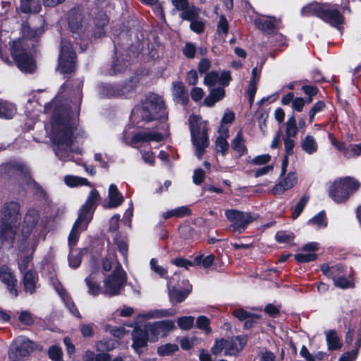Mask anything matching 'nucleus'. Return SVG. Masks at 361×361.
I'll list each match as a JSON object with an SVG mask.
<instances>
[{"label": "nucleus", "instance_id": "f257e3e1", "mask_svg": "<svg viewBox=\"0 0 361 361\" xmlns=\"http://www.w3.org/2000/svg\"><path fill=\"white\" fill-rule=\"evenodd\" d=\"M82 100L80 87L73 89L69 82L63 85L58 94L45 105L44 112L51 116L49 137L56 156L63 162L75 161L73 154H82V148L75 146L76 116Z\"/></svg>", "mask_w": 361, "mask_h": 361}, {"label": "nucleus", "instance_id": "f03ea898", "mask_svg": "<svg viewBox=\"0 0 361 361\" xmlns=\"http://www.w3.org/2000/svg\"><path fill=\"white\" fill-rule=\"evenodd\" d=\"M100 200L101 197L99 192L97 190H92L90 192L85 204L79 210L78 219L73 224L68 236V245L70 247L68 262L70 267L72 268H78L81 263L80 252L74 250L73 247L76 245L80 233L87 229L89 223L92 219L93 213Z\"/></svg>", "mask_w": 361, "mask_h": 361}, {"label": "nucleus", "instance_id": "7ed1b4c3", "mask_svg": "<svg viewBox=\"0 0 361 361\" xmlns=\"http://www.w3.org/2000/svg\"><path fill=\"white\" fill-rule=\"evenodd\" d=\"M20 220V204L11 202L5 204L1 217L0 249H9L14 243L16 228Z\"/></svg>", "mask_w": 361, "mask_h": 361}, {"label": "nucleus", "instance_id": "20e7f679", "mask_svg": "<svg viewBox=\"0 0 361 361\" xmlns=\"http://www.w3.org/2000/svg\"><path fill=\"white\" fill-rule=\"evenodd\" d=\"M188 122L195 154L201 159L209 145L207 123L196 115L190 116Z\"/></svg>", "mask_w": 361, "mask_h": 361}, {"label": "nucleus", "instance_id": "39448f33", "mask_svg": "<svg viewBox=\"0 0 361 361\" xmlns=\"http://www.w3.org/2000/svg\"><path fill=\"white\" fill-rule=\"evenodd\" d=\"M360 185L356 179L348 176L336 179L329 188V195L337 204L345 203Z\"/></svg>", "mask_w": 361, "mask_h": 361}, {"label": "nucleus", "instance_id": "423d86ee", "mask_svg": "<svg viewBox=\"0 0 361 361\" xmlns=\"http://www.w3.org/2000/svg\"><path fill=\"white\" fill-rule=\"evenodd\" d=\"M141 116L143 120H166L168 118L164 102L161 97L156 94H149L142 102Z\"/></svg>", "mask_w": 361, "mask_h": 361}, {"label": "nucleus", "instance_id": "0eeeda50", "mask_svg": "<svg viewBox=\"0 0 361 361\" xmlns=\"http://www.w3.org/2000/svg\"><path fill=\"white\" fill-rule=\"evenodd\" d=\"M127 282V274L118 264L114 271L103 281L102 294L112 297L120 295Z\"/></svg>", "mask_w": 361, "mask_h": 361}, {"label": "nucleus", "instance_id": "6e6552de", "mask_svg": "<svg viewBox=\"0 0 361 361\" xmlns=\"http://www.w3.org/2000/svg\"><path fill=\"white\" fill-rule=\"evenodd\" d=\"M11 51L18 68L24 73H32L35 63L32 56L23 47V41H13L11 45Z\"/></svg>", "mask_w": 361, "mask_h": 361}, {"label": "nucleus", "instance_id": "1a4fd4ad", "mask_svg": "<svg viewBox=\"0 0 361 361\" xmlns=\"http://www.w3.org/2000/svg\"><path fill=\"white\" fill-rule=\"evenodd\" d=\"M75 53L73 51L72 46L69 41L62 39L59 57V71L63 74L73 71L75 64Z\"/></svg>", "mask_w": 361, "mask_h": 361}, {"label": "nucleus", "instance_id": "9d476101", "mask_svg": "<svg viewBox=\"0 0 361 361\" xmlns=\"http://www.w3.org/2000/svg\"><path fill=\"white\" fill-rule=\"evenodd\" d=\"M227 219L232 223L231 230L238 233H243L255 218L249 212H243L236 209H228L225 212Z\"/></svg>", "mask_w": 361, "mask_h": 361}, {"label": "nucleus", "instance_id": "9b49d317", "mask_svg": "<svg viewBox=\"0 0 361 361\" xmlns=\"http://www.w3.org/2000/svg\"><path fill=\"white\" fill-rule=\"evenodd\" d=\"M231 80V73L228 71H223L219 73L216 71H212L205 74L204 84L208 87H214L216 85L227 87Z\"/></svg>", "mask_w": 361, "mask_h": 361}, {"label": "nucleus", "instance_id": "f8f14e48", "mask_svg": "<svg viewBox=\"0 0 361 361\" xmlns=\"http://www.w3.org/2000/svg\"><path fill=\"white\" fill-rule=\"evenodd\" d=\"M0 281L6 286L10 295L16 298L18 295V291L16 288L17 279L11 269L6 265L0 267Z\"/></svg>", "mask_w": 361, "mask_h": 361}, {"label": "nucleus", "instance_id": "ddd939ff", "mask_svg": "<svg viewBox=\"0 0 361 361\" xmlns=\"http://www.w3.org/2000/svg\"><path fill=\"white\" fill-rule=\"evenodd\" d=\"M331 144L339 151L342 152L343 156L350 159L361 155V143L350 144L345 145L343 142L337 140L332 134L329 135Z\"/></svg>", "mask_w": 361, "mask_h": 361}, {"label": "nucleus", "instance_id": "4468645a", "mask_svg": "<svg viewBox=\"0 0 361 361\" xmlns=\"http://www.w3.org/2000/svg\"><path fill=\"white\" fill-rule=\"evenodd\" d=\"M39 217V212L37 209L31 208L27 210L24 218L22 228V237L23 240H26L31 234L38 222Z\"/></svg>", "mask_w": 361, "mask_h": 361}, {"label": "nucleus", "instance_id": "2eb2a0df", "mask_svg": "<svg viewBox=\"0 0 361 361\" xmlns=\"http://www.w3.org/2000/svg\"><path fill=\"white\" fill-rule=\"evenodd\" d=\"M246 342V338L241 336H238L233 337L231 339L225 340L226 350L224 352V355H237L243 350Z\"/></svg>", "mask_w": 361, "mask_h": 361}, {"label": "nucleus", "instance_id": "dca6fc26", "mask_svg": "<svg viewBox=\"0 0 361 361\" xmlns=\"http://www.w3.org/2000/svg\"><path fill=\"white\" fill-rule=\"evenodd\" d=\"M320 18L341 30V25L343 23V18L337 9H329L324 6Z\"/></svg>", "mask_w": 361, "mask_h": 361}, {"label": "nucleus", "instance_id": "f3484780", "mask_svg": "<svg viewBox=\"0 0 361 361\" xmlns=\"http://www.w3.org/2000/svg\"><path fill=\"white\" fill-rule=\"evenodd\" d=\"M297 180L296 173L290 172L283 179L275 185L271 192L274 195H281L284 191L291 189L296 184Z\"/></svg>", "mask_w": 361, "mask_h": 361}, {"label": "nucleus", "instance_id": "a211bd4d", "mask_svg": "<svg viewBox=\"0 0 361 361\" xmlns=\"http://www.w3.org/2000/svg\"><path fill=\"white\" fill-rule=\"evenodd\" d=\"M161 133L154 130H145L139 132L133 135L131 140L132 144L142 142H161L163 140Z\"/></svg>", "mask_w": 361, "mask_h": 361}, {"label": "nucleus", "instance_id": "6ab92c4d", "mask_svg": "<svg viewBox=\"0 0 361 361\" xmlns=\"http://www.w3.org/2000/svg\"><path fill=\"white\" fill-rule=\"evenodd\" d=\"M108 198L109 202L107 204H104V207L117 208L123 204L124 202V197L122 193L118 190L117 186L115 184H111L108 190Z\"/></svg>", "mask_w": 361, "mask_h": 361}, {"label": "nucleus", "instance_id": "aec40b11", "mask_svg": "<svg viewBox=\"0 0 361 361\" xmlns=\"http://www.w3.org/2000/svg\"><path fill=\"white\" fill-rule=\"evenodd\" d=\"M277 20L271 16H262L255 20V26L264 32L272 33L276 29Z\"/></svg>", "mask_w": 361, "mask_h": 361}, {"label": "nucleus", "instance_id": "412c9836", "mask_svg": "<svg viewBox=\"0 0 361 361\" xmlns=\"http://www.w3.org/2000/svg\"><path fill=\"white\" fill-rule=\"evenodd\" d=\"M38 281V276L37 273L32 270H27L23 274L22 283L23 285L24 290L26 293L32 294L37 288V283Z\"/></svg>", "mask_w": 361, "mask_h": 361}, {"label": "nucleus", "instance_id": "4be33fe9", "mask_svg": "<svg viewBox=\"0 0 361 361\" xmlns=\"http://www.w3.org/2000/svg\"><path fill=\"white\" fill-rule=\"evenodd\" d=\"M132 336L133 340V347L136 352L140 353V348L145 346L149 339L145 328H144V329L135 328Z\"/></svg>", "mask_w": 361, "mask_h": 361}, {"label": "nucleus", "instance_id": "5701e85b", "mask_svg": "<svg viewBox=\"0 0 361 361\" xmlns=\"http://www.w3.org/2000/svg\"><path fill=\"white\" fill-rule=\"evenodd\" d=\"M225 87L223 86L212 87L209 94L204 99V104L208 107L214 106L217 102L221 101L225 97Z\"/></svg>", "mask_w": 361, "mask_h": 361}, {"label": "nucleus", "instance_id": "b1692460", "mask_svg": "<svg viewBox=\"0 0 361 361\" xmlns=\"http://www.w3.org/2000/svg\"><path fill=\"white\" fill-rule=\"evenodd\" d=\"M16 348L21 356L28 355L34 349L35 344L28 338L19 336L15 339Z\"/></svg>", "mask_w": 361, "mask_h": 361}, {"label": "nucleus", "instance_id": "393cba45", "mask_svg": "<svg viewBox=\"0 0 361 361\" xmlns=\"http://www.w3.org/2000/svg\"><path fill=\"white\" fill-rule=\"evenodd\" d=\"M9 171L20 176L23 181L26 183H30L32 180L30 176V171L27 166L20 162H16L9 166Z\"/></svg>", "mask_w": 361, "mask_h": 361}, {"label": "nucleus", "instance_id": "a878e982", "mask_svg": "<svg viewBox=\"0 0 361 361\" xmlns=\"http://www.w3.org/2000/svg\"><path fill=\"white\" fill-rule=\"evenodd\" d=\"M228 137V130L227 128H224L221 126L219 129V135L217 137L215 146L217 152H220L222 155H224L228 149V142L227 138Z\"/></svg>", "mask_w": 361, "mask_h": 361}, {"label": "nucleus", "instance_id": "bb28decb", "mask_svg": "<svg viewBox=\"0 0 361 361\" xmlns=\"http://www.w3.org/2000/svg\"><path fill=\"white\" fill-rule=\"evenodd\" d=\"M176 314V311L173 309L169 310H152L147 313L140 314L137 316V319H157V318H162L166 317L169 316L174 315Z\"/></svg>", "mask_w": 361, "mask_h": 361}, {"label": "nucleus", "instance_id": "cd10ccee", "mask_svg": "<svg viewBox=\"0 0 361 361\" xmlns=\"http://www.w3.org/2000/svg\"><path fill=\"white\" fill-rule=\"evenodd\" d=\"M121 85L102 84L99 87V94L103 97H120Z\"/></svg>", "mask_w": 361, "mask_h": 361}, {"label": "nucleus", "instance_id": "c85d7f7f", "mask_svg": "<svg viewBox=\"0 0 361 361\" xmlns=\"http://www.w3.org/2000/svg\"><path fill=\"white\" fill-rule=\"evenodd\" d=\"M56 290L61 297L63 300L66 307L68 309L70 312L78 318H80L81 315L76 307L75 303L72 300L71 298L66 293V291L63 288L56 287Z\"/></svg>", "mask_w": 361, "mask_h": 361}, {"label": "nucleus", "instance_id": "c756f323", "mask_svg": "<svg viewBox=\"0 0 361 361\" xmlns=\"http://www.w3.org/2000/svg\"><path fill=\"white\" fill-rule=\"evenodd\" d=\"M302 149L308 154H313L318 149V144L315 138L310 135H307L300 141Z\"/></svg>", "mask_w": 361, "mask_h": 361}, {"label": "nucleus", "instance_id": "7c9ffc66", "mask_svg": "<svg viewBox=\"0 0 361 361\" xmlns=\"http://www.w3.org/2000/svg\"><path fill=\"white\" fill-rule=\"evenodd\" d=\"M173 95L176 102L182 104H186L188 102V94L185 86L181 82H173Z\"/></svg>", "mask_w": 361, "mask_h": 361}, {"label": "nucleus", "instance_id": "2f4dec72", "mask_svg": "<svg viewBox=\"0 0 361 361\" xmlns=\"http://www.w3.org/2000/svg\"><path fill=\"white\" fill-rule=\"evenodd\" d=\"M20 8L23 13H37L42 9L39 0H20Z\"/></svg>", "mask_w": 361, "mask_h": 361}, {"label": "nucleus", "instance_id": "473e14b6", "mask_svg": "<svg viewBox=\"0 0 361 361\" xmlns=\"http://www.w3.org/2000/svg\"><path fill=\"white\" fill-rule=\"evenodd\" d=\"M138 84L137 77L133 78L123 85H121L120 97L129 98L133 96Z\"/></svg>", "mask_w": 361, "mask_h": 361}, {"label": "nucleus", "instance_id": "72a5a7b5", "mask_svg": "<svg viewBox=\"0 0 361 361\" xmlns=\"http://www.w3.org/2000/svg\"><path fill=\"white\" fill-rule=\"evenodd\" d=\"M326 341L329 350H335L341 348L342 343L335 330H329L325 332Z\"/></svg>", "mask_w": 361, "mask_h": 361}, {"label": "nucleus", "instance_id": "f704fd0d", "mask_svg": "<svg viewBox=\"0 0 361 361\" xmlns=\"http://www.w3.org/2000/svg\"><path fill=\"white\" fill-rule=\"evenodd\" d=\"M361 347V331L357 334L356 341L353 345V349L350 352L345 353L340 357L339 361H354L358 354L359 349Z\"/></svg>", "mask_w": 361, "mask_h": 361}, {"label": "nucleus", "instance_id": "c9c22d12", "mask_svg": "<svg viewBox=\"0 0 361 361\" xmlns=\"http://www.w3.org/2000/svg\"><path fill=\"white\" fill-rule=\"evenodd\" d=\"M16 113V108L12 103L0 100V118H12Z\"/></svg>", "mask_w": 361, "mask_h": 361}, {"label": "nucleus", "instance_id": "e433bc0d", "mask_svg": "<svg viewBox=\"0 0 361 361\" xmlns=\"http://www.w3.org/2000/svg\"><path fill=\"white\" fill-rule=\"evenodd\" d=\"M324 5L318 3H312L302 8L301 13L302 16H315L320 18Z\"/></svg>", "mask_w": 361, "mask_h": 361}, {"label": "nucleus", "instance_id": "4c0bfd02", "mask_svg": "<svg viewBox=\"0 0 361 361\" xmlns=\"http://www.w3.org/2000/svg\"><path fill=\"white\" fill-rule=\"evenodd\" d=\"M65 183L71 188L82 186V185H88L91 186L88 180L85 178L73 176V175H67L64 177Z\"/></svg>", "mask_w": 361, "mask_h": 361}, {"label": "nucleus", "instance_id": "58836bf2", "mask_svg": "<svg viewBox=\"0 0 361 361\" xmlns=\"http://www.w3.org/2000/svg\"><path fill=\"white\" fill-rule=\"evenodd\" d=\"M190 289L179 290L178 288H172L169 290V295L172 302L179 303L183 302L189 295Z\"/></svg>", "mask_w": 361, "mask_h": 361}, {"label": "nucleus", "instance_id": "ea45409f", "mask_svg": "<svg viewBox=\"0 0 361 361\" xmlns=\"http://www.w3.org/2000/svg\"><path fill=\"white\" fill-rule=\"evenodd\" d=\"M231 147L236 151L240 155L243 154L246 152L245 140L241 131H239L234 139L231 142Z\"/></svg>", "mask_w": 361, "mask_h": 361}, {"label": "nucleus", "instance_id": "a19ab883", "mask_svg": "<svg viewBox=\"0 0 361 361\" xmlns=\"http://www.w3.org/2000/svg\"><path fill=\"white\" fill-rule=\"evenodd\" d=\"M87 286L88 287L89 294L97 296L99 294H102L103 287L94 280V278L90 275L85 279Z\"/></svg>", "mask_w": 361, "mask_h": 361}, {"label": "nucleus", "instance_id": "79ce46f5", "mask_svg": "<svg viewBox=\"0 0 361 361\" xmlns=\"http://www.w3.org/2000/svg\"><path fill=\"white\" fill-rule=\"evenodd\" d=\"M180 18L183 20L192 21L197 18L199 15V9L194 5L188 4L186 8L183 10H180Z\"/></svg>", "mask_w": 361, "mask_h": 361}, {"label": "nucleus", "instance_id": "37998d69", "mask_svg": "<svg viewBox=\"0 0 361 361\" xmlns=\"http://www.w3.org/2000/svg\"><path fill=\"white\" fill-rule=\"evenodd\" d=\"M286 137L293 138L298 134V127L295 118L293 116L290 117L286 122Z\"/></svg>", "mask_w": 361, "mask_h": 361}, {"label": "nucleus", "instance_id": "c03bdc74", "mask_svg": "<svg viewBox=\"0 0 361 361\" xmlns=\"http://www.w3.org/2000/svg\"><path fill=\"white\" fill-rule=\"evenodd\" d=\"M68 25L73 32H76L81 27V16L75 11H71L69 16Z\"/></svg>", "mask_w": 361, "mask_h": 361}, {"label": "nucleus", "instance_id": "a18cd8bd", "mask_svg": "<svg viewBox=\"0 0 361 361\" xmlns=\"http://www.w3.org/2000/svg\"><path fill=\"white\" fill-rule=\"evenodd\" d=\"M334 283L336 287L346 289L354 288L355 283L351 279H348L343 276H339L334 279Z\"/></svg>", "mask_w": 361, "mask_h": 361}, {"label": "nucleus", "instance_id": "49530a36", "mask_svg": "<svg viewBox=\"0 0 361 361\" xmlns=\"http://www.w3.org/2000/svg\"><path fill=\"white\" fill-rule=\"evenodd\" d=\"M178 350V346L176 344L167 343L159 346L157 348V353L161 356L170 355Z\"/></svg>", "mask_w": 361, "mask_h": 361}, {"label": "nucleus", "instance_id": "de8ad7c7", "mask_svg": "<svg viewBox=\"0 0 361 361\" xmlns=\"http://www.w3.org/2000/svg\"><path fill=\"white\" fill-rule=\"evenodd\" d=\"M128 67V63L123 59H117L113 62L111 69L108 71L109 75H114L118 73L122 72Z\"/></svg>", "mask_w": 361, "mask_h": 361}, {"label": "nucleus", "instance_id": "09e8293b", "mask_svg": "<svg viewBox=\"0 0 361 361\" xmlns=\"http://www.w3.org/2000/svg\"><path fill=\"white\" fill-rule=\"evenodd\" d=\"M156 323L162 336H165L169 331L175 328L174 322L172 320H163L156 322Z\"/></svg>", "mask_w": 361, "mask_h": 361}, {"label": "nucleus", "instance_id": "8fccbe9b", "mask_svg": "<svg viewBox=\"0 0 361 361\" xmlns=\"http://www.w3.org/2000/svg\"><path fill=\"white\" fill-rule=\"evenodd\" d=\"M145 330L147 332L148 337L150 336L151 340L156 341L158 339V336L161 334L157 323H147L145 326Z\"/></svg>", "mask_w": 361, "mask_h": 361}, {"label": "nucleus", "instance_id": "3c124183", "mask_svg": "<svg viewBox=\"0 0 361 361\" xmlns=\"http://www.w3.org/2000/svg\"><path fill=\"white\" fill-rule=\"evenodd\" d=\"M178 326L184 330L191 329L194 324V317L192 316H183L177 319Z\"/></svg>", "mask_w": 361, "mask_h": 361}, {"label": "nucleus", "instance_id": "603ef678", "mask_svg": "<svg viewBox=\"0 0 361 361\" xmlns=\"http://www.w3.org/2000/svg\"><path fill=\"white\" fill-rule=\"evenodd\" d=\"M310 224L316 225L318 227H326L327 225L326 215L321 212L309 221Z\"/></svg>", "mask_w": 361, "mask_h": 361}, {"label": "nucleus", "instance_id": "864d4df0", "mask_svg": "<svg viewBox=\"0 0 361 361\" xmlns=\"http://www.w3.org/2000/svg\"><path fill=\"white\" fill-rule=\"evenodd\" d=\"M202 257V255L195 257V263L197 264H202L204 268H208L212 266L214 260V256L213 255H209L204 258Z\"/></svg>", "mask_w": 361, "mask_h": 361}, {"label": "nucleus", "instance_id": "5fc2aeb1", "mask_svg": "<svg viewBox=\"0 0 361 361\" xmlns=\"http://www.w3.org/2000/svg\"><path fill=\"white\" fill-rule=\"evenodd\" d=\"M317 257L314 253H298L295 255L294 258L298 262L307 263L316 260Z\"/></svg>", "mask_w": 361, "mask_h": 361}, {"label": "nucleus", "instance_id": "6e6d98bb", "mask_svg": "<svg viewBox=\"0 0 361 361\" xmlns=\"http://www.w3.org/2000/svg\"><path fill=\"white\" fill-rule=\"evenodd\" d=\"M115 243L117 245L119 252L123 257L124 262L126 263L128 254V244L126 241L123 239H119L118 238H116Z\"/></svg>", "mask_w": 361, "mask_h": 361}, {"label": "nucleus", "instance_id": "4d7b16f0", "mask_svg": "<svg viewBox=\"0 0 361 361\" xmlns=\"http://www.w3.org/2000/svg\"><path fill=\"white\" fill-rule=\"evenodd\" d=\"M308 197L306 196H303L300 201L297 203V204L295 207V209L293 212L292 216L293 219H296L298 217V216L301 214L305 206L307 203Z\"/></svg>", "mask_w": 361, "mask_h": 361}, {"label": "nucleus", "instance_id": "13d9d810", "mask_svg": "<svg viewBox=\"0 0 361 361\" xmlns=\"http://www.w3.org/2000/svg\"><path fill=\"white\" fill-rule=\"evenodd\" d=\"M228 31V23L224 15L220 16L219 20L217 24L218 34L226 35Z\"/></svg>", "mask_w": 361, "mask_h": 361}, {"label": "nucleus", "instance_id": "bf43d9fd", "mask_svg": "<svg viewBox=\"0 0 361 361\" xmlns=\"http://www.w3.org/2000/svg\"><path fill=\"white\" fill-rule=\"evenodd\" d=\"M325 107V104L322 101H319L314 104L312 108L310 109L309 116H310V122L312 123L314 118V116L322 111Z\"/></svg>", "mask_w": 361, "mask_h": 361}, {"label": "nucleus", "instance_id": "052dcab7", "mask_svg": "<svg viewBox=\"0 0 361 361\" xmlns=\"http://www.w3.org/2000/svg\"><path fill=\"white\" fill-rule=\"evenodd\" d=\"M209 324V319L204 316L198 317L196 321L197 326L200 329L204 330L207 334H209L211 332Z\"/></svg>", "mask_w": 361, "mask_h": 361}, {"label": "nucleus", "instance_id": "680f3d73", "mask_svg": "<svg viewBox=\"0 0 361 361\" xmlns=\"http://www.w3.org/2000/svg\"><path fill=\"white\" fill-rule=\"evenodd\" d=\"M49 357L54 361H60L62 356V350L60 347L57 345H52L49 348Z\"/></svg>", "mask_w": 361, "mask_h": 361}, {"label": "nucleus", "instance_id": "e2e57ef3", "mask_svg": "<svg viewBox=\"0 0 361 361\" xmlns=\"http://www.w3.org/2000/svg\"><path fill=\"white\" fill-rule=\"evenodd\" d=\"M226 350L225 339L216 340L211 351L213 355H218Z\"/></svg>", "mask_w": 361, "mask_h": 361}, {"label": "nucleus", "instance_id": "0e129e2a", "mask_svg": "<svg viewBox=\"0 0 361 361\" xmlns=\"http://www.w3.org/2000/svg\"><path fill=\"white\" fill-rule=\"evenodd\" d=\"M294 238L293 233H288L284 231H279L276 234V239L279 243H287L290 242Z\"/></svg>", "mask_w": 361, "mask_h": 361}, {"label": "nucleus", "instance_id": "69168bd1", "mask_svg": "<svg viewBox=\"0 0 361 361\" xmlns=\"http://www.w3.org/2000/svg\"><path fill=\"white\" fill-rule=\"evenodd\" d=\"M204 27L205 24L202 20H198L197 18H195L190 21V29L197 34L203 32L204 30Z\"/></svg>", "mask_w": 361, "mask_h": 361}, {"label": "nucleus", "instance_id": "338daca9", "mask_svg": "<svg viewBox=\"0 0 361 361\" xmlns=\"http://www.w3.org/2000/svg\"><path fill=\"white\" fill-rule=\"evenodd\" d=\"M173 210V216L176 218H182L190 215L191 211L187 206H181L175 208Z\"/></svg>", "mask_w": 361, "mask_h": 361}, {"label": "nucleus", "instance_id": "774afa93", "mask_svg": "<svg viewBox=\"0 0 361 361\" xmlns=\"http://www.w3.org/2000/svg\"><path fill=\"white\" fill-rule=\"evenodd\" d=\"M18 319L20 322L27 326H30L34 323V319L28 311H22Z\"/></svg>", "mask_w": 361, "mask_h": 361}]
</instances>
